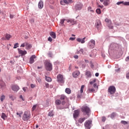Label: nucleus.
Masks as SVG:
<instances>
[{
    "label": "nucleus",
    "instance_id": "obj_1",
    "mask_svg": "<svg viewBox=\"0 0 129 129\" xmlns=\"http://www.w3.org/2000/svg\"><path fill=\"white\" fill-rule=\"evenodd\" d=\"M31 118V113L30 112L25 111L23 114V116L22 119L24 120V121H27L29 120Z\"/></svg>",
    "mask_w": 129,
    "mask_h": 129
},
{
    "label": "nucleus",
    "instance_id": "obj_20",
    "mask_svg": "<svg viewBox=\"0 0 129 129\" xmlns=\"http://www.w3.org/2000/svg\"><path fill=\"white\" fill-rule=\"evenodd\" d=\"M85 75L87 76V78H90V77H91V73L90 71H86Z\"/></svg>",
    "mask_w": 129,
    "mask_h": 129
},
{
    "label": "nucleus",
    "instance_id": "obj_59",
    "mask_svg": "<svg viewBox=\"0 0 129 129\" xmlns=\"http://www.w3.org/2000/svg\"><path fill=\"white\" fill-rule=\"evenodd\" d=\"M69 4H72V3H73V0H68Z\"/></svg>",
    "mask_w": 129,
    "mask_h": 129
},
{
    "label": "nucleus",
    "instance_id": "obj_55",
    "mask_svg": "<svg viewBox=\"0 0 129 129\" xmlns=\"http://www.w3.org/2000/svg\"><path fill=\"white\" fill-rule=\"evenodd\" d=\"M126 77L127 79H129V72L126 74Z\"/></svg>",
    "mask_w": 129,
    "mask_h": 129
},
{
    "label": "nucleus",
    "instance_id": "obj_42",
    "mask_svg": "<svg viewBox=\"0 0 129 129\" xmlns=\"http://www.w3.org/2000/svg\"><path fill=\"white\" fill-rule=\"evenodd\" d=\"M95 82H96V80L94 79L93 81H92L90 82V84L92 85V84H93V83H95Z\"/></svg>",
    "mask_w": 129,
    "mask_h": 129
},
{
    "label": "nucleus",
    "instance_id": "obj_13",
    "mask_svg": "<svg viewBox=\"0 0 129 129\" xmlns=\"http://www.w3.org/2000/svg\"><path fill=\"white\" fill-rule=\"evenodd\" d=\"M83 7V4L81 3H79L76 5V10L78 11H80L81 9Z\"/></svg>",
    "mask_w": 129,
    "mask_h": 129
},
{
    "label": "nucleus",
    "instance_id": "obj_62",
    "mask_svg": "<svg viewBox=\"0 0 129 129\" xmlns=\"http://www.w3.org/2000/svg\"><path fill=\"white\" fill-rule=\"evenodd\" d=\"M74 58H75V59H78V55H76L74 56Z\"/></svg>",
    "mask_w": 129,
    "mask_h": 129
},
{
    "label": "nucleus",
    "instance_id": "obj_60",
    "mask_svg": "<svg viewBox=\"0 0 129 129\" xmlns=\"http://www.w3.org/2000/svg\"><path fill=\"white\" fill-rule=\"evenodd\" d=\"M20 98L23 100V101H25V99H24V98L23 97V96L21 95L20 96Z\"/></svg>",
    "mask_w": 129,
    "mask_h": 129
},
{
    "label": "nucleus",
    "instance_id": "obj_19",
    "mask_svg": "<svg viewBox=\"0 0 129 129\" xmlns=\"http://www.w3.org/2000/svg\"><path fill=\"white\" fill-rule=\"evenodd\" d=\"M44 7V3H43V1H40L38 3V8L42 9Z\"/></svg>",
    "mask_w": 129,
    "mask_h": 129
},
{
    "label": "nucleus",
    "instance_id": "obj_32",
    "mask_svg": "<svg viewBox=\"0 0 129 129\" xmlns=\"http://www.w3.org/2000/svg\"><path fill=\"white\" fill-rule=\"evenodd\" d=\"M96 12L98 15H100V14H101V10H100V9L98 8L96 9Z\"/></svg>",
    "mask_w": 129,
    "mask_h": 129
},
{
    "label": "nucleus",
    "instance_id": "obj_18",
    "mask_svg": "<svg viewBox=\"0 0 129 129\" xmlns=\"http://www.w3.org/2000/svg\"><path fill=\"white\" fill-rule=\"evenodd\" d=\"M18 52L19 54L21 55V56H24V55H26V54H27V51L22 50L20 49H18Z\"/></svg>",
    "mask_w": 129,
    "mask_h": 129
},
{
    "label": "nucleus",
    "instance_id": "obj_10",
    "mask_svg": "<svg viewBox=\"0 0 129 129\" xmlns=\"http://www.w3.org/2000/svg\"><path fill=\"white\" fill-rule=\"evenodd\" d=\"M101 22L99 20H97L96 21V23L95 24V27L97 28V29H100L101 28Z\"/></svg>",
    "mask_w": 129,
    "mask_h": 129
},
{
    "label": "nucleus",
    "instance_id": "obj_34",
    "mask_svg": "<svg viewBox=\"0 0 129 129\" xmlns=\"http://www.w3.org/2000/svg\"><path fill=\"white\" fill-rule=\"evenodd\" d=\"M116 115V113H115V112H113L111 114L110 117L111 118H114V117H115Z\"/></svg>",
    "mask_w": 129,
    "mask_h": 129
},
{
    "label": "nucleus",
    "instance_id": "obj_26",
    "mask_svg": "<svg viewBox=\"0 0 129 129\" xmlns=\"http://www.w3.org/2000/svg\"><path fill=\"white\" fill-rule=\"evenodd\" d=\"M110 1V0H104V3H103L104 6H105L106 7V6H108V5H109Z\"/></svg>",
    "mask_w": 129,
    "mask_h": 129
},
{
    "label": "nucleus",
    "instance_id": "obj_9",
    "mask_svg": "<svg viewBox=\"0 0 129 129\" xmlns=\"http://www.w3.org/2000/svg\"><path fill=\"white\" fill-rule=\"evenodd\" d=\"M105 22H106V23H107L108 25H109L108 27L109 29H113V26L111 25V20H109L108 18H106L105 20Z\"/></svg>",
    "mask_w": 129,
    "mask_h": 129
},
{
    "label": "nucleus",
    "instance_id": "obj_5",
    "mask_svg": "<svg viewBox=\"0 0 129 129\" xmlns=\"http://www.w3.org/2000/svg\"><path fill=\"white\" fill-rule=\"evenodd\" d=\"M88 46L89 47V48H90V49H93V48H94V47H95V40L92 39L91 40L88 44Z\"/></svg>",
    "mask_w": 129,
    "mask_h": 129
},
{
    "label": "nucleus",
    "instance_id": "obj_61",
    "mask_svg": "<svg viewBox=\"0 0 129 129\" xmlns=\"http://www.w3.org/2000/svg\"><path fill=\"white\" fill-rule=\"evenodd\" d=\"M125 60V61H129V56H127Z\"/></svg>",
    "mask_w": 129,
    "mask_h": 129
},
{
    "label": "nucleus",
    "instance_id": "obj_8",
    "mask_svg": "<svg viewBox=\"0 0 129 129\" xmlns=\"http://www.w3.org/2000/svg\"><path fill=\"white\" fill-rule=\"evenodd\" d=\"M60 100H61V104L62 105H64L66 102L65 99H67V97H66V96H65L64 95H61L60 96Z\"/></svg>",
    "mask_w": 129,
    "mask_h": 129
},
{
    "label": "nucleus",
    "instance_id": "obj_35",
    "mask_svg": "<svg viewBox=\"0 0 129 129\" xmlns=\"http://www.w3.org/2000/svg\"><path fill=\"white\" fill-rule=\"evenodd\" d=\"M5 99H6V96L5 95H2L1 97V101L3 102Z\"/></svg>",
    "mask_w": 129,
    "mask_h": 129
},
{
    "label": "nucleus",
    "instance_id": "obj_17",
    "mask_svg": "<svg viewBox=\"0 0 129 129\" xmlns=\"http://www.w3.org/2000/svg\"><path fill=\"white\" fill-rule=\"evenodd\" d=\"M85 39H86V37H84L83 38H77V41L79 43L81 42V44H84V43H85Z\"/></svg>",
    "mask_w": 129,
    "mask_h": 129
},
{
    "label": "nucleus",
    "instance_id": "obj_64",
    "mask_svg": "<svg viewBox=\"0 0 129 129\" xmlns=\"http://www.w3.org/2000/svg\"><path fill=\"white\" fill-rule=\"evenodd\" d=\"M95 76H96V77H98V76H99V74L98 73H96L95 74Z\"/></svg>",
    "mask_w": 129,
    "mask_h": 129
},
{
    "label": "nucleus",
    "instance_id": "obj_51",
    "mask_svg": "<svg viewBox=\"0 0 129 129\" xmlns=\"http://www.w3.org/2000/svg\"><path fill=\"white\" fill-rule=\"evenodd\" d=\"M82 96V94H78V98H81V97Z\"/></svg>",
    "mask_w": 129,
    "mask_h": 129
},
{
    "label": "nucleus",
    "instance_id": "obj_33",
    "mask_svg": "<svg viewBox=\"0 0 129 129\" xmlns=\"http://www.w3.org/2000/svg\"><path fill=\"white\" fill-rule=\"evenodd\" d=\"M84 87H85V85H82L81 87V89L80 90V93H83V89H84Z\"/></svg>",
    "mask_w": 129,
    "mask_h": 129
},
{
    "label": "nucleus",
    "instance_id": "obj_27",
    "mask_svg": "<svg viewBox=\"0 0 129 129\" xmlns=\"http://www.w3.org/2000/svg\"><path fill=\"white\" fill-rule=\"evenodd\" d=\"M55 102V104H56V105H60V104H61V103H62V102H61V101L59 99H57Z\"/></svg>",
    "mask_w": 129,
    "mask_h": 129
},
{
    "label": "nucleus",
    "instance_id": "obj_54",
    "mask_svg": "<svg viewBox=\"0 0 129 129\" xmlns=\"http://www.w3.org/2000/svg\"><path fill=\"white\" fill-rule=\"evenodd\" d=\"M75 37H70L69 40H71V41H74L75 40Z\"/></svg>",
    "mask_w": 129,
    "mask_h": 129
},
{
    "label": "nucleus",
    "instance_id": "obj_36",
    "mask_svg": "<svg viewBox=\"0 0 129 129\" xmlns=\"http://www.w3.org/2000/svg\"><path fill=\"white\" fill-rule=\"evenodd\" d=\"M54 115V112L53 110L50 111L49 113H48V116H53Z\"/></svg>",
    "mask_w": 129,
    "mask_h": 129
},
{
    "label": "nucleus",
    "instance_id": "obj_53",
    "mask_svg": "<svg viewBox=\"0 0 129 129\" xmlns=\"http://www.w3.org/2000/svg\"><path fill=\"white\" fill-rule=\"evenodd\" d=\"M105 120H106V118L105 117H102V121H105Z\"/></svg>",
    "mask_w": 129,
    "mask_h": 129
},
{
    "label": "nucleus",
    "instance_id": "obj_45",
    "mask_svg": "<svg viewBox=\"0 0 129 129\" xmlns=\"http://www.w3.org/2000/svg\"><path fill=\"white\" fill-rule=\"evenodd\" d=\"M18 45H19L18 43H16L14 46V49H17V48H18Z\"/></svg>",
    "mask_w": 129,
    "mask_h": 129
},
{
    "label": "nucleus",
    "instance_id": "obj_41",
    "mask_svg": "<svg viewBox=\"0 0 129 129\" xmlns=\"http://www.w3.org/2000/svg\"><path fill=\"white\" fill-rule=\"evenodd\" d=\"M26 45H27V42H25L21 44V47H22V48H25V46L26 47Z\"/></svg>",
    "mask_w": 129,
    "mask_h": 129
},
{
    "label": "nucleus",
    "instance_id": "obj_21",
    "mask_svg": "<svg viewBox=\"0 0 129 129\" xmlns=\"http://www.w3.org/2000/svg\"><path fill=\"white\" fill-rule=\"evenodd\" d=\"M67 23H71V24L74 25L76 22L73 19H68L67 20Z\"/></svg>",
    "mask_w": 129,
    "mask_h": 129
},
{
    "label": "nucleus",
    "instance_id": "obj_3",
    "mask_svg": "<svg viewBox=\"0 0 129 129\" xmlns=\"http://www.w3.org/2000/svg\"><path fill=\"white\" fill-rule=\"evenodd\" d=\"M82 111L85 114L89 115V113H90V109L87 106H84L82 107Z\"/></svg>",
    "mask_w": 129,
    "mask_h": 129
},
{
    "label": "nucleus",
    "instance_id": "obj_30",
    "mask_svg": "<svg viewBox=\"0 0 129 129\" xmlns=\"http://www.w3.org/2000/svg\"><path fill=\"white\" fill-rule=\"evenodd\" d=\"M65 91L68 94H70V93H71V90L68 88L66 89Z\"/></svg>",
    "mask_w": 129,
    "mask_h": 129
},
{
    "label": "nucleus",
    "instance_id": "obj_29",
    "mask_svg": "<svg viewBox=\"0 0 129 129\" xmlns=\"http://www.w3.org/2000/svg\"><path fill=\"white\" fill-rule=\"evenodd\" d=\"M50 36L53 38V39H56V33H50Z\"/></svg>",
    "mask_w": 129,
    "mask_h": 129
},
{
    "label": "nucleus",
    "instance_id": "obj_16",
    "mask_svg": "<svg viewBox=\"0 0 129 129\" xmlns=\"http://www.w3.org/2000/svg\"><path fill=\"white\" fill-rule=\"evenodd\" d=\"M34 59H36V56L35 55H33L30 58L29 63L30 64H33L35 62Z\"/></svg>",
    "mask_w": 129,
    "mask_h": 129
},
{
    "label": "nucleus",
    "instance_id": "obj_44",
    "mask_svg": "<svg viewBox=\"0 0 129 129\" xmlns=\"http://www.w3.org/2000/svg\"><path fill=\"white\" fill-rule=\"evenodd\" d=\"M121 4H122V5H123L124 2H123V1H122V2H117V3H116V5H117L118 6H119V5H121Z\"/></svg>",
    "mask_w": 129,
    "mask_h": 129
},
{
    "label": "nucleus",
    "instance_id": "obj_47",
    "mask_svg": "<svg viewBox=\"0 0 129 129\" xmlns=\"http://www.w3.org/2000/svg\"><path fill=\"white\" fill-rule=\"evenodd\" d=\"M60 3V5H61L62 6H65L64 0L61 1Z\"/></svg>",
    "mask_w": 129,
    "mask_h": 129
},
{
    "label": "nucleus",
    "instance_id": "obj_50",
    "mask_svg": "<svg viewBox=\"0 0 129 129\" xmlns=\"http://www.w3.org/2000/svg\"><path fill=\"white\" fill-rule=\"evenodd\" d=\"M93 86H94V88H98V86H97V84L96 83H95L93 85Z\"/></svg>",
    "mask_w": 129,
    "mask_h": 129
},
{
    "label": "nucleus",
    "instance_id": "obj_48",
    "mask_svg": "<svg viewBox=\"0 0 129 129\" xmlns=\"http://www.w3.org/2000/svg\"><path fill=\"white\" fill-rule=\"evenodd\" d=\"M63 2H64L65 5H69V2L68 0H63Z\"/></svg>",
    "mask_w": 129,
    "mask_h": 129
},
{
    "label": "nucleus",
    "instance_id": "obj_2",
    "mask_svg": "<svg viewBox=\"0 0 129 129\" xmlns=\"http://www.w3.org/2000/svg\"><path fill=\"white\" fill-rule=\"evenodd\" d=\"M45 69L47 71H52V70L53 69V66L49 61H46L45 62Z\"/></svg>",
    "mask_w": 129,
    "mask_h": 129
},
{
    "label": "nucleus",
    "instance_id": "obj_12",
    "mask_svg": "<svg viewBox=\"0 0 129 129\" xmlns=\"http://www.w3.org/2000/svg\"><path fill=\"white\" fill-rule=\"evenodd\" d=\"M80 113V111H79V110H75L74 111V113H73V116L74 118H77Z\"/></svg>",
    "mask_w": 129,
    "mask_h": 129
},
{
    "label": "nucleus",
    "instance_id": "obj_46",
    "mask_svg": "<svg viewBox=\"0 0 129 129\" xmlns=\"http://www.w3.org/2000/svg\"><path fill=\"white\" fill-rule=\"evenodd\" d=\"M124 6H129V2H125L123 3Z\"/></svg>",
    "mask_w": 129,
    "mask_h": 129
},
{
    "label": "nucleus",
    "instance_id": "obj_56",
    "mask_svg": "<svg viewBox=\"0 0 129 129\" xmlns=\"http://www.w3.org/2000/svg\"><path fill=\"white\" fill-rule=\"evenodd\" d=\"M10 19H13L14 18V15L10 14Z\"/></svg>",
    "mask_w": 129,
    "mask_h": 129
},
{
    "label": "nucleus",
    "instance_id": "obj_22",
    "mask_svg": "<svg viewBox=\"0 0 129 129\" xmlns=\"http://www.w3.org/2000/svg\"><path fill=\"white\" fill-rule=\"evenodd\" d=\"M32 48V44H30L28 42H26V50H30Z\"/></svg>",
    "mask_w": 129,
    "mask_h": 129
},
{
    "label": "nucleus",
    "instance_id": "obj_49",
    "mask_svg": "<svg viewBox=\"0 0 129 129\" xmlns=\"http://www.w3.org/2000/svg\"><path fill=\"white\" fill-rule=\"evenodd\" d=\"M36 108H37V105H34L32 107V110H33V111L35 110V109H36Z\"/></svg>",
    "mask_w": 129,
    "mask_h": 129
},
{
    "label": "nucleus",
    "instance_id": "obj_4",
    "mask_svg": "<svg viewBox=\"0 0 129 129\" xmlns=\"http://www.w3.org/2000/svg\"><path fill=\"white\" fill-rule=\"evenodd\" d=\"M57 79L59 83H64L65 82V79L64 77H63V75L61 74H59L57 76Z\"/></svg>",
    "mask_w": 129,
    "mask_h": 129
},
{
    "label": "nucleus",
    "instance_id": "obj_24",
    "mask_svg": "<svg viewBox=\"0 0 129 129\" xmlns=\"http://www.w3.org/2000/svg\"><path fill=\"white\" fill-rule=\"evenodd\" d=\"M85 119H86V118L85 117L80 118L78 119V122H79L80 123H82V122H83L84 121V120H85Z\"/></svg>",
    "mask_w": 129,
    "mask_h": 129
},
{
    "label": "nucleus",
    "instance_id": "obj_38",
    "mask_svg": "<svg viewBox=\"0 0 129 129\" xmlns=\"http://www.w3.org/2000/svg\"><path fill=\"white\" fill-rule=\"evenodd\" d=\"M121 123H122V124H124V125H125V124H128V122H127V121H126L124 120H121Z\"/></svg>",
    "mask_w": 129,
    "mask_h": 129
},
{
    "label": "nucleus",
    "instance_id": "obj_39",
    "mask_svg": "<svg viewBox=\"0 0 129 129\" xmlns=\"http://www.w3.org/2000/svg\"><path fill=\"white\" fill-rule=\"evenodd\" d=\"M64 21H67V20L66 19H62L60 20V24L61 25V26H63L64 25Z\"/></svg>",
    "mask_w": 129,
    "mask_h": 129
},
{
    "label": "nucleus",
    "instance_id": "obj_11",
    "mask_svg": "<svg viewBox=\"0 0 129 129\" xmlns=\"http://www.w3.org/2000/svg\"><path fill=\"white\" fill-rule=\"evenodd\" d=\"M12 38V35L9 33H6L4 35V37L2 38V40H10V39Z\"/></svg>",
    "mask_w": 129,
    "mask_h": 129
},
{
    "label": "nucleus",
    "instance_id": "obj_63",
    "mask_svg": "<svg viewBox=\"0 0 129 129\" xmlns=\"http://www.w3.org/2000/svg\"><path fill=\"white\" fill-rule=\"evenodd\" d=\"M98 8H100L101 9H103V6L98 5Z\"/></svg>",
    "mask_w": 129,
    "mask_h": 129
},
{
    "label": "nucleus",
    "instance_id": "obj_40",
    "mask_svg": "<svg viewBox=\"0 0 129 129\" xmlns=\"http://www.w3.org/2000/svg\"><path fill=\"white\" fill-rule=\"evenodd\" d=\"M9 98L12 100V101H14L15 100V98H14V96L13 95H10L9 96Z\"/></svg>",
    "mask_w": 129,
    "mask_h": 129
},
{
    "label": "nucleus",
    "instance_id": "obj_37",
    "mask_svg": "<svg viewBox=\"0 0 129 129\" xmlns=\"http://www.w3.org/2000/svg\"><path fill=\"white\" fill-rule=\"evenodd\" d=\"M88 11L89 12H90L91 13H94V11H93V10H92V8H91V7H89L88 8Z\"/></svg>",
    "mask_w": 129,
    "mask_h": 129
},
{
    "label": "nucleus",
    "instance_id": "obj_43",
    "mask_svg": "<svg viewBox=\"0 0 129 129\" xmlns=\"http://www.w3.org/2000/svg\"><path fill=\"white\" fill-rule=\"evenodd\" d=\"M16 114L17 115H19V117H21V114H23V112H21L20 113H19V112H17L16 113Z\"/></svg>",
    "mask_w": 129,
    "mask_h": 129
},
{
    "label": "nucleus",
    "instance_id": "obj_14",
    "mask_svg": "<svg viewBox=\"0 0 129 129\" xmlns=\"http://www.w3.org/2000/svg\"><path fill=\"white\" fill-rule=\"evenodd\" d=\"M80 75V72L79 71H76L73 73V77H74V78H76L77 77H78Z\"/></svg>",
    "mask_w": 129,
    "mask_h": 129
},
{
    "label": "nucleus",
    "instance_id": "obj_6",
    "mask_svg": "<svg viewBox=\"0 0 129 129\" xmlns=\"http://www.w3.org/2000/svg\"><path fill=\"white\" fill-rule=\"evenodd\" d=\"M115 87L113 86H111L108 88V92L110 94H114L115 93Z\"/></svg>",
    "mask_w": 129,
    "mask_h": 129
},
{
    "label": "nucleus",
    "instance_id": "obj_25",
    "mask_svg": "<svg viewBox=\"0 0 129 129\" xmlns=\"http://www.w3.org/2000/svg\"><path fill=\"white\" fill-rule=\"evenodd\" d=\"M45 80L47 82H51V81H52V79L49 77H47V75H45Z\"/></svg>",
    "mask_w": 129,
    "mask_h": 129
},
{
    "label": "nucleus",
    "instance_id": "obj_31",
    "mask_svg": "<svg viewBox=\"0 0 129 129\" xmlns=\"http://www.w3.org/2000/svg\"><path fill=\"white\" fill-rule=\"evenodd\" d=\"M2 118H3V119H6V117H7V115H6V114L5 113H2V116H1Z\"/></svg>",
    "mask_w": 129,
    "mask_h": 129
},
{
    "label": "nucleus",
    "instance_id": "obj_15",
    "mask_svg": "<svg viewBox=\"0 0 129 129\" xmlns=\"http://www.w3.org/2000/svg\"><path fill=\"white\" fill-rule=\"evenodd\" d=\"M12 89L13 91L17 92L20 89V87L18 85H14L12 86Z\"/></svg>",
    "mask_w": 129,
    "mask_h": 129
},
{
    "label": "nucleus",
    "instance_id": "obj_57",
    "mask_svg": "<svg viewBox=\"0 0 129 129\" xmlns=\"http://www.w3.org/2000/svg\"><path fill=\"white\" fill-rule=\"evenodd\" d=\"M31 88H35V85L32 84L31 85Z\"/></svg>",
    "mask_w": 129,
    "mask_h": 129
},
{
    "label": "nucleus",
    "instance_id": "obj_7",
    "mask_svg": "<svg viewBox=\"0 0 129 129\" xmlns=\"http://www.w3.org/2000/svg\"><path fill=\"white\" fill-rule=\"evenodd\" d=\"M91 123L92 121L90 120H87L84 123V125L87 129L91 128Z\"/></svg>",
    "mask_w": 129,
    "mask_h": 129
},
{
    "label": "nucleus",
    "instance_id": "obj_28",
    "mask_svg": "<svg viewBox=\"0 0 129 129\" xmlns=\"http://www.w3.org/2000/svg\"><path fill=\"white\" fill-rule=\"evenodd\" d=\"M95 91V90L94 89H88L87 92L88 93H90V92L93 93Z\"/></svg>",
    "mask_w": 129,
    "mask_h": 129
},
{
    "label": "nucleus",
    "instance_id": "obj_23",
    "mask_svg": "<svg viewBox=\"0 0 129 129\" xmlns=\"http://www.w3.org/2000/svg\"><path fill=\"white\" fill-rule=\"evenodd\" d=\"M4 87H6V84L1 81H0V88H4Z\"/></svg>",
    "mask_w": 129,
    "mask_h": 129
},
{
    "label": "nucleus",
    "instance_id": "obj_52",
    "mask_svg": "<svg viewBox=\"0 0 129 129\" xmlns=\"http://www.w3.org/2000/svg\"><path fill=\"white\" fill-rule=\"evenodd\" d=\"M52 40L53 39H52V38H51V37H48V41H49V42H52Z\"/></svg>",
    "mask_w": 129,
    "mask_h": 129
},
{
    "label": "nucleus",
    "instance_id": "obj_58",
    "mask_svg": "<svg viewBox=\"0 0 129 129\" xmlns=\"http://www.w3.org/2000/svg\"><path fill=\"white\" fill-rule=\"evenodd\" d=\"M45 86L46 88H49V84L46 83L45 84Z\"/></svg>",
    "mask_w": 129,
    "mask_h": 129
}]
</instances>
